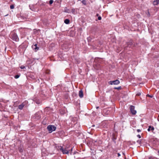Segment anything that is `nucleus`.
Masks as SVG:
<instances>
[{
	"instance_id": "b1692460",
	"label": "nucleus",
	"mask_w": 159,
	"mask_h": 159,
	"mask_svg": "<svg viewBox=\"0 0 159 159\" xmlns=\"http://www.w3.org/2000/svg\"><path fill=\"white\" fill-rule=\"evenodd\" d=\"M120 88V87H119L117 88V89H119Z\"/></svg>"
},
{
	"instance_id": "412c9836",
	"label": "nucleus",
	"mask_w": 159,
	"mask_h": 159,
	"mask_svg": "<svg viewBox=\"0 0 159 159\" xmlns=\"http://www.w3.org/2000/svg\"><path fill=\"white\" fill-rule=\"evenodd\" d=\"M118 157H119L120 156V154L119 153H118Z\"/></svg>"
},
{
	"instance_id": "2eb2a0df",
	"label": "nucleus",
	"mask_w": 159,
	"mask_h": 159,
	"mask_svg": "<svg viewBox=\"0 0 159 159\" xmlns=\"http://www.w3.org/2000/svg\"><path fill=\"white\" fill-rule=\"evenodd\" d=\"M19 77H20V75H15V78L16 79H17V78H19Z\"/></svg>"
},
{
	"instance_id": "6e6552de",
	"label": "nucleus",
	"mask_w": 159,
	"mask_h": 159,
	"mask_svg": "<svg viewBox=\"0 0 159 159\" xmlns=\"http://www.w3.org/2000/svg\"><path fill=\"white\" fill-rule=\"evenodd\" d=\"M79 96L80 98L83 97V92L82 90H80L79 92Z\"/></svg>"
},
{
	"instance_id": "cd10ccee",
	"label": "nucleus",
	"mask_w": 159,
	"mask_h": 159,
	"mask_svg": "<svg viewBox=\"0 0 159 159\" xmlns=\"http://www.w3.org/2000/svg\"><path fill=\"white\" fill-rule=\"evenodd\" d=\"M98 16V14H97V16Z\"/></svg>"
},
{
	"instance_id": "6ab92c4d",
	"label": "nucleus",
	"mask_w": 159,
	"mask_h": 159,
	"mask_svg": "<svg viewBox=\"0 0 159 159\" xmlns=\"http://www.w3.org/2000/svg\"><path fill=\"white\" fill-rule=\"evenodd\" d=\"M102 19V18H101V17L100 16H98V19L99 20H101Z\"/></svg>"
},
{
	"instance_id": "f03ea898",
	"label": "nucleus",
	"mask_w": 159,
	"mask_h": 159,
	"mask_svg": "<svg viewBox=\"0 0 159 159\" xmlns=\"http://www.w3.org/2000/svg\"><path fill=\"white\" fill-rule=\"evenodd\" d=\"M10 37L13 40L17 41L19 39L16 33L13 32L11 33L10 35Z\"/></svg>"
},
{
	"instance_id": "f8f14e48",
	"label": "nucleus",
	"mask_w": 159,
	"mask_h": 159,
	"mask_svg": "<svg viewBox=\"0 0 159 159\" xmlns=\"http://www.w3.org/2000/svg\"><path fill=\"white\" fill-rule=\"evenodd\" d=\"M70 20L67 19H66L64 21V22L66 24H68L69 23Z\"/></svg>"
},
{
	"instance_id": "f257e3e1",
	"label": "nucleus",
	"mask_w": 159,
	"mask_h": 159,
	"mask_svg": "<svg viewBox=\"0 0 159 159\" xmlns=\"http://www.w3.org/2000/svg\"><path fill=\"white\" fill-rule=\"evenodd\" d=\"M60 147V149L64 154H68L69 152L70 151L71 152L72 150V148H71L70 149H69L70 148V146L69 145H67L64 148L61 147Z\"/></svg>"
},
{
	"instance_id": "423d86ee",
	"label": "nucleus",
	"mask_w": 159,
	"mask_h": 159,
	"mask_svg": "<svg viewBox=\"0 0 159 159\" xmlns=\"http://www.w3.org/2000/svg\"><path fill=\"white\" fill-rule=\"evenodd\" d=\"M27 103V101H25L24 102H23L21 105H20L19 106V108L21 110L22 109L23 107L25 105V104Z\"/></svg>"
},
{
	"instance_id": "ddd939ff",
	"label": "nucleus",
	"mask_w": 159,
	"mask_h": 159,
	"mask_svg": "<svg viewBox=\"0 0 159 159\" xmlns=\"http://www.w3.org/2000/svg\"><path fill=\"white\" fill-rule=\"evenodd\" d=\"M81 2L84 5L86 4V2L85 0H83L81 1Z\"/></svg>"
},
{
	"instance_id": "9b49d317",
	"label": "nucleus",
	"mask_w": 159,
	"mask_h": 159,
	"mask_svg": "<svg viewBox=\"0 0 159 159\" xmlns=\"http://www.w3.org/2000/svg\"><path fill=\"white\" fill-rule=\"evenodd\" d=\"M159 2V0H156L153 1V4L154 5H157Z\"/></svg>"
},
{
	"instance_id": "4be33fe9",
	"label": "nucleus",
	"mask_w": 159,
	"mask_h": 159,
	"mask_svg": "<svg viewBox=\"0 0 159 159\" xmlns=\"http://www.w3.org/2000/svg\"><path fill=\"white\" fill-rule=\"evenodd\" d=\"M140 93H138V94H137V95H138V96H139V95H140Z\"/></svg>"
},
{
	"instance_id": "7ed1b4c3",
	"label": "nucleus",
	"mask_w": 159,
	"mask_h": 159,
	"mask_svg": "<svg viewBox=\"0 0 159 159\" xmlns=\"http://www.w3.org/2000/svg\"><path fill=\"white\" fill-rule=\"evenodd\" d=\"M56 127L53 125H49L47 127V129L49 133H51L52 131H55L56 129Z\"/></svg>"
},
{
	"instance_id": "39448f33",
	"label": "nucleus",
	"mask_w": 159,
	"mask_h": 159,
	"mask_svg": "<svg viewBox=\"0 0 159 159\" xmlns=\"http://www.w3.org/2000/svg\"><path fill=\"white\" fill-rule=\"evenodd\" d=\"M120 83V81L118 80L113 81H110L109 82V84H118Z\"/></svg>"
},
{
	"instance_id": "20e7f679",
	"label": "nucleus",
	"mask_w": 159,
	"mask_h": 159,
	"mask_svg": "<svg viewBox=\"0 0 159 159\" xmlns=\"http://www.w3.org/2000/svg\"><path fill=\"white\" fill-rule=\"evenodd\" d=\"M130 110L131 113L133 115H135L136 113V111L134 110V107L133 106H131L130 107Z\"/></svg>"
},
{
	"instance_id": "1a4fd4ad",
	"label": "nucleus",
	"mask_w": 159,
	"mask_h": 159,
	"mask_svg": "<svg viewBox=\"0 0 159 159\" xmlns=\"http://www.w3.org/2000/svg\"><path fill=\"white\" fill-rule=\"evenodd\" d=\"M35 59H31L28 60L26 62L28 64H30L33 63V61H34V60Z\"/></svg>"
},
{
	"instance_id": "c85d7f7f",
	"label": "nucleus",
	"mask_w": 159,
	"mask_h": 159,
	"mask_svg": "<svg viewBox=\"0 0 159 159\" xmlns=\"http://www.w3.org/2000/svg\"><path fill=\"white\" fill-rule=\"evenodd\" d=\"M158 153H159V151H158Z\"/></svg>"
},
{
	"instance_id": "393cba45",
	"label": "nucleus",
	"mask_w": 159,
	"mask_h": 159,
	"mask_svg": "<svg viewBox=\"0 0 159 159\" xmlns=\"http://www.w3.org/2000/svg\"><path fill=\"white\" fill-rule=\"evenodd\" d=\"M158 117H159V119H158L157 120L159 121V115H158Z\"/></svg>"
},
{
	"instance_id": "0eeeda50",
	"label": "nucleus",
	"mask_w": 159,
	"mask_h": 159,
	"mask_svg": "<svg viewBox=\"0 0 159 159\" xmlns=\"http://www.w3.org/2000/svg\"><path fill=\"white\" fill-rule=\"evenodd\" d=\"M32 48L35 50V51H37L39 49V48L37 46L36 44L32 46Z\"/></svg>"
},
{
	"instance_id": "9d476101",
	"label": "nucleus",
	"mask_w": 159,
	"mask_h": 159,
	"mask_svg": "<svg viewBox=\"0 0 159 159\" xmlns=\"http://www.w3.org/2000/svg\"><path fill=\"white\" fill-rule=\"evenodd\" d=\"M154 129V128L152 126H149L148 127V131H150L151 130L153 131Z\"/></svg>"
},
{
	"instance_id": "a211bd4d",
	"label": "nucleus",
	"mask_w": 159,
	"mask_h": 159,
	"mask_svg": "<svg viewBox=\"0 0 159 159\" xmlns=\"http://www.w3.org/2000/svg\"><path fill=\"white\" fill-rule=\"evenodd\" d=\"M10 8H11V9H13V8H14V6H13V5H11V6H10Z\"/></svg>"
},
{
	"instance_id": "5701e85b",
	"label": "nucleus",
	"mask_w": 159,
	"mask_h": 159,
	"mask_svg": "<svg viewBox=\"0 0 159 159\" xmlns=\"http://www.w3.org/2000/svg\"><path fill=\"white\" fill-rule=\"evenodd\" d=\"M137 131L138 132H140V129H138L137 130Z\"/></svg>"
},
{
	"instance_id": "aec40b11",
	"label": "nucleus",
	"mask_w": 159,
	"mask_h": 159,
	"mask_svg": "<svg viewBox=\"0 0 159 159\" xmlns=\"http://www.w3.org/2000/svg\"><path fill=\"white\" fill-rule=\"evenodd\" d=\"M137 136L139 138H141V136L140 135H137Z\"/></svg>"
},
{
	"instance_id": "dca6fc26",
	"label": "nucleus",
	"mask_w": 159,
	"mask_h": 159,
	"mask_svg": "<svg viewBox=\"0 0 159 159\" xmlns=\"http://www.w3.org/2000/svg\"><path fill=\"white\" fill-rule=\"evenodd\" d=\"M20 68L21 69H24V68H25V66H21L20 67Z\"/></svg>"
},
{
	"instance_id": "4468645a",
	"label": "nucleus",
	"mask_w": 159,
	"mask_h": 159,
	"mask_svg": "<svg viewBox=\"0 0 159 159\" xmlns=\"http://www.w3.org/2000/svg\"><path fill=\"white\" fill-rule=\"evenodd\" d=\"M53 2V0H50L49 2V4L50 5L52 4Z\"/></svg>"
},
{
	"instance_id": "bb28decb",
	"label": "nucleus",
	"mask_w": 159,
	"mask_h": 159,
	"mask_svg": "<svg viewBox=\"0 0 159 159\" xmlns=\"http://www.w3.org/2000/svg\"><path fill=\"white\" fill-rule=\"evenodd\" d=\"M36 103L37 104H39V102H37Z\"/></svg>"
},
{
	"instance_id": "f3484780",
	"label": "nucleus",
	"mask_w": 159,
	"mask_h": 159,
	"mask_svg": "<svg viewBox=\"0 0 159 159\" xmlns=\"http://www.w3.org/2000/svg\"><path fill=\"white\" fill-rule=\"evenodd\" d=\"M147 97H149L151 98H152V97H153V96H152V95H149V94H147Z\"/></svg>"
},
{
	"instance_id": "a878e982",
	"label": "nucleus",
	"mask_w": 159,
	"mask_h": 159,
	"mask_svg": "<svg viewBox=\"0 0 159 159\" xmlns=\"http://www.w3.org/2000/svg\"><path fill=\"white\" fill-rule=\"evenodd\" d=\"M98 108H99V107H96V108H97V109H98Z\"/></svg>"
}]
</instances>
